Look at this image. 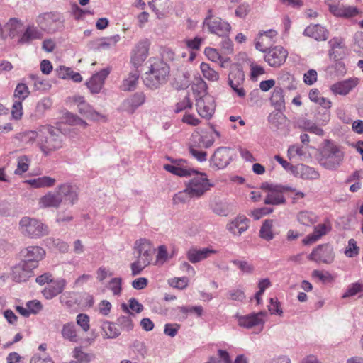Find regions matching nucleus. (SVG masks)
<instances>
[{
  "mask_svg": "<svg viewBox=\"0 0 363 363\" xmlns=\"http://www.w3.org/2000/svg\"><path fill=\"white\" fill-rule=\"evenodd\" d=\"M169 73L168 65L162 60L155 59L143 79L146 86L155 89L164 84Z\"/></svg>",
  "mask_w": 363,
  "mask_h": 363,
  "instance_id": "nucleus-4",
  "label": "nucleus"
},
{
  "mask_svg": "<svg viewBox=\"0 0 363 363\" xmlns=\"http://www.w3.org/2000/svg\"><path fill=\"white\" fill-rule=\"evenodd\" d=\"M134 250L137 259L150 264L153 259L155 249L150 240L145 238L136 240L134 244Z\"/></svg>",
  "mask_w": 363,
  "mask_h": 363,
  "instance_id": "nucleus-11",
  "label": "nucleus"
},
{
  "mask_svg": "<svg viewBox=\"0 0 363 363\" xmlns=\"http://www.w3.org/2000/svg\"><path fill=\"white\" fill-rule=\"evenodd\" d=\"M117 322L123 330L130 331L133 328V323L130 316L122 315L118 318Z\"/></svg>",
  "mask_w": 363,
  "mask_h": 363,
  "instance_id": "nucleus-53",
  "label": "nucleus"
},
{
  "mask_svg": "<svg viewBox=\"0 0 363 363\" xmlns=\"http://www.w3.org/2000/svg\"><path fill=\"white\" fill-rule=\"evenodd\" d=\"M64 138L65 135L59 128L52 126L42 127L39 148L44 155H48L62 147Z\"/></svg>",
  "mask_w": 363,
  "mask_h": 363,
  "instance_id": "nucleus-3",
  "label": "nucleus"
},
{
  "mask_svg": "<svg viewBox=\"0 0 363 363\" xmlns=\"http://www.w3.org/2000/svg\"><path fill=\"white\" fill-rule=\"evenodd\" d=\"M196 106L198 113L204 118H211L215 111L214 100L209 95H205L197 99Z\"/></svg>",
  "mask_w": 363,
  "mask_h": 363,
  "instance_id": "nucleus-17",
  "label": "nucleus"
},
{
  "mask_svg": "<svg viewBox=\"0 0 363 363\" xmlns=\"http://www.w3.org/2000/svg\"><path fill=\"white\" fill-rule=\"evenodd\" d=\"M264 60L271 67H280L288 56V52L281 46H275L265 52Z\"/></svg>",
  "mask_w": 363,
  "mask_h": 363,
  "instance_id": "nucleus-12",
  "label": "nucleus"
},
{
  "mask_svg": "<svg viewBox=\"0 0 363 363\" xmlns=\"http://www.w3.org/2000/svg\"><path fill=\"white\" fill-rule=\"evenodd\" d=\"M28 174L24 176V184H28L32 188H49L55 186L56 179L55 178L44 176L34 179H27Z\"/></svg>",
  "mask_w": 363,
  "mask_h": 363,
  "instance_id": "nucleus-26",
  "label": "nucleus"
},
{
  "mask_svg": "<svg viewBox=\"0 0 363 363\" xmlns=\"http://www.w3.org/2000/svg\"><path fill=\"white\" fill-rule=\"evenodd\" d=\"M303 34L317 40H325L328 38V32L324 27L315 24L306 27Z\"/></svg>",
  "mask_w": 363,
  "mask_h": 363,
  "instance_id": "nucleus-30",
  "label": "nucleus"
},
{
  "mask_svg": "<svg viewBox=\"0 0 363 363\" xmlns=\"http://www.w3.org/2000/svg\"><path fill=\"white\" fill-rule=\"evenodd\" d=\"M23 94V84L18 83L16 90L14 91V97L16 99L18 98V100H16L12 106L11 115L13 118L14 119H20L23 113H22V104L21 101L20 100V95Z\"/></svg>",
  "mask_w": 363,
  "mask_h": 363,
  "instance_id": "nucleus-34",
  "label": "nucleus"
},
{
  "mask_svg": "<svg viewBox=\"0 0 363 363\" xmlns=\"http://www.w3.org/2000/svg\"><path fill=\"white\" fill-rule=\"evenodd\" d=\"M359 252V248L357 246V242L354 239H350L348 242V247L346 249L345 254L348 257H353Z\"/></svg>",
  "mask_w": 363,
  "mask_h": 363,
  "instance_id": "nucleus-62",
  "label": "nucleus"
},
{
  "mask_svg": "<svg viewBox=\"0 0 363 363\" xmlns=\"http://www.w3.org/2000/svg\"><path fill=\"white\" fill-rule=\"evenodd\" d=\"M149 264H147L145 262L136 259V260L130 264L132 275L136 276L140 274L142 271Z\"/></svg>",
  "mask_w": 363,
  "mask_h": 363,
  "instance_id": "nucleus-54",
  "label": "nucleus"
},
{
  "mask_svg": "<svg viewBox=\"0 0 363 363\" xmlns=\"http://www.w3.org/2000/svg\"><path fill=\"white\" fill-rule=\"evenodd\" d=\"M194 174L196 176L186 184L187 191L191 197H200L210 189L212 184L205 174L199 173L197 171Z\"/></svg>",
  "mask_w": 363,
  "mask_h": 363,
  "instance_id": "nucleus-7",
  "label": "nucleus"
},
{
  "mask_svg": "<svg viewBox=\"0 0 363 363\" xmlns=\"http://www.w3.org/2000/svg\"><path fill=\"white\" fill-rule=\"evenodd\" d=\"M203 26L208 28V32L218 36L228 37L230 32V25L219 17H216L210 22H206Z\"/></svg>",
  "mask_w": 363,
  "mask_h": 363,
  "instance_id": "nucleus-15",
  "label": "nucleus"
},
{
  "mask_svg": "<svg viewBox=\"0 0 363 363\" xmlns=\"http://www.w3.org/2000/svg\"><path fill=\"white\" fill-rule=\"evenodd\" d=\"M109 67L104 68L100 72L94 74L86 83L88 89L93 94H98L101 90L106 78L110 74Z\"/></svg>",
  "mask_w": 363,
  "mask_h": 363,
  "instance_id": "nucleus-19",
  "label": "nucleus"
},
{
  "mask_svg": "<svg viewBox=\"0 0 363 363\" xmlns=\"http://www.w3.org/2000/svg\"><path fill=\"white\" fill-rule=\"evenodd\" d=\"M231 262L236 266L242 273L252 274L254 271V266L245 260L234 259Z\"/></svg>",
  "mask_w": 363,
  "mask_h": 363,
  "instance_id": "nucleus-50",
  "label": "nucleus"
},
{
  "mask_svg": "<svg viewBox=\"0 0 363 363\" xmlns=\"http://www.w3.org/2000/svg\"><path fill=\"white\" fill-rule=\"evenodd\" d=\"M62 335L65 339L71 342H77L78 341L76 326L73 323H69L63 325Z\"/></svg>",
  "mask_w": 363,
  "mask_h": 363,
  "instance_id": "nucleus-38",
  "label": "nucleus"
},
{
  "mask_svg": "<svg viewBox=\"0 0 363 363\" xmlns=\"http://www.w3.org/2000/svg\"><path fill=\"white\" fill-rule=\"evenodd\" d=\"M362 291H363V285L359 283H354L348 287L347 290L342 297V298H345L350 296H353Z\"/></svg>",
  "mask_w": 363,
  "mask_h": 363,
  "instance_id": "nucleus-55",
  "label": "nucleus"
},
{
  "mask_svg": "<svg viewBox=\"0 0 363 363\" xmlns=\"http://www.w3.org/2000/svg\"><path fill=\"white\" fill-rule=\"evenodd\" d=\"M192 102L190 101L189 96H186L182 101L176 105L175 112L179 113L186 108H191Z\"/></svg>",
  "mask_w": 363,
  "mask_h": 363,
  "instance_id": "nucleus-64",
  "label": "nucleus"
},
{
  "mask_svg": "<svg viewBox=\"0 0 363 363\" xmlns=\"http://www.w3.org/2000/svg\"><path fill=\"white\" fill-rule=\"evenodd\" d=\"M344 152L341 147L330 140H325L318 150V162L329 170L337 169L344 160Z\"/></svg>",
  "mask_w": 363,
  "mask_h": 363,
  "instance_id": "nucleus-2",
  "label": "nucleus"
},
{
  "mask_svg": "<svg viewBox=\"0 0 363 363\" xmlns=\"http://www.w3.org/2000/svg\"><path fill=\"white\" fill-rule=\"evenodd\" d=\"M169 284L175 288L183 289L186 288L189 283L188 278L183 277L180 278H174L169 281Z\"/></svg>",
  "mask_w": 363,
  "mask_h": 363,
  "instance_id": "nucleus-58",
  "label": "nucleus"
},
{
  "mask_svg": "<svg viewBox=\"0 0 363 363\" xmlns=\"http://www.w3.org/2000/svg\"><path fill=\"white\" fill-rule=\"evenodd\" d=\"M203 39L199 37H195L194 39H186L184 40V45L190 50H199Z\"/></svg>",
  "mask_w": 363,
  "mask_h": 363,
  "instance_id": "nucleus-60",
  "label": "nucleus"
},
{
  "mask_svg": "<svg viewBox=\"0 0 363 363\" xmlns=\"http://www.w3.org/2000/svg\"><path fill=\"white\" fill-rule=\"evenodd\" d=\"M200 69L204 78L211 82H217L219 79V74L211 67L210 65L202 62Z\"/></svg>",
  "mask_w": 363,
  "mask_h": 363,
  "instance_id": "nucleus-41",
  "label": "nucleus"
},
{
  "mask_svg": "<svg viewBox=\"0 0 363 363\" xmlns=\"http://www.w3.org/2000/svg\"><path fill=\"white\" fill-rule=\"evenodd\" d=\"M43 37V31L33 24L28 25L24 29V43H30L33 40L42 39Z\"/></svg>",
  "mask_w": 363,
  "mask_h": 363,
  "instance_id": "nucleus-33",
  "label": "nucleus"
},
{
  "mask_svg": "<svg viewBox=\"0 0 363 363\" xmlns=\"http://www.w3.org/2000/svg\"><path fill=\"white\" fill-rule=\"evenodd\" d=\"M335 16L342 18H352L357 16L359 13V11L357 7L354 6H346L340 4L339 7H332Z\"/></svg>",
  "mask_w": 363,
  "mask_h": 363,
  "instance_id": "nucleus-32",
  "label": "nucleus"
},
{
  "mask_svg": "<svg viewBox=\"0 0 363 363\" xmlns=\"http://www.w3.org/2000/svg\"><path fill=\"white\" fill-rule=\"evenodd\" d=\"M77 323L84 332L89 330V317L84 313H80L77 316Z\"/></svg>",
  "mask_w": 363,
  "mask_h": 363,
  "instance_id": "nucleus-57",
  "label": "nucleus"
},
{
  "mask_svg": "<svg viewBox=\"0 0 363 363\" xmlns=\"http://www.w3.org/2000/svg\"><path fill=\"white\" fill-rule=\"evenodd\" d=\"M43 304L38 300H32L26 303V308H24V317H28L31 314L35 315L41 311Z\"/></svg>",
  "mask_w": 363,
  "mask_h": 363,
  "instance_id": "nucleus-43",
  "label": "nucleus"
},
{
  "mask_svg": "<svg viewBox=\"0 0 363 363\" xmlns=\"http://www.w3.org/2000/svg\"><path fill=\"white\" fill-rule=\"evenodd\" d=\"M67 286V281L63 278L53 279L42 290V294L47 300H51L62 294Z\"/></svg>",
  "mask_w": 363,
  "mask_h": 363,
  "instance_id": "nucleus-18",
  "label": "nucleus"
},
{
  "mask_svg": "<svg viewBox=\"0 0 363 363\" xmlns=\"http://www.w3.org/2000/svg\"><path fill=\"white\" fill-rule=\"evenodd\" d=\"M228 298L233 301H242L245 298V295L242 289H235L228 292Z\"/></svg>",
  "mask_w": 363,
  "mask_h": 363,
  "instance_id": "nucleus-59",
  "label": "nucleus"
},
{
  "mask_svg": "<svg viewBox=\"0 0 363 363\" xmlns=\"http://www.w3.org/2000/svg\"><path fill=\"white\" fill-rule=\"evenodd\" d=\"M245 79L242 67L238 65H233L228 74V84L240 98H245L246 96V91L242 87Z\"/></svg>",
  "mask_w": 363,
  "mask_h": 363,
  "instance_id": "nucleus-8",
  "label": "nucleus"
},
{
  "mask_svg": "<svg viewBox=\"0 0 363 363\" xmlns=\"http://www.w3.org/2000/svg\"><path fill=\"white\" fill-rule=\"evenodd\" d=\"M308 96L311 101L318 104L324 108H329L330 107L331 102L328 99L320 96L319 91L316 89L311 90Z\"/></svg>",
  "mask_w": 363,
  "mask_h": 363,
  "instance_id": "nucleus-42",
  "label": "nucleus"
},
{
  "mask_svg": "<svg viewBox=\"0 0 363 363\" xmlns=\"http://www.w3.org/2000/svg\"><path fill=\"white\" fill-rule=\"evenodd\" d=\"M332 230V225L329 220L326 219L323 223L315 226L313 233L307 235L303 240L304 245H309L318 240L321 237L328 234Z\"/></svg>",
  "mask_w": 363,
  "mask_h": 363,
  "instance_id": "nucleus-20",
  "label": "nucleus"
},
{
  "mask_svg": "<svg viewBox=\"0 0 363 363\" xmlns=\"http://www.w3.org/2000/svg\"><path fill=\"white\" fill-rule=\"evenodd\" d=\"M359 82L358 78H350L333 84L330 90L335 94L345 96L357 86Z\"/></svg>",
  "mask_w": 363,
  "mask_h": 363,
  "instance_id": "nucleus-23",
  "label": "nucleus"
},
{
  "mask_svg": "<svg viewBox=\"0 0 363 363\" xmlns=\"http://www.w3.org/2000/svg\"><path fill=\"white\" fill-rule=\"evenodd\" d=\"M121 308L123 311L130 315H134L130 311V309L139 313L143 311V306L135 298H131L128 301V306L125 303L121 305Z\"/></svg>",
  "mask_w": 363,
  "mask_h": 363,
  "instance_id": "nucleus-46",
  "label": "nucleus"
},
{
  "mask_svg": "<svg viewBox=\"0 0 363 363\" xmlns=\"http://www.w3.org/2000/svg\"><path fill=\"white\" fill-rule=\"evenodd\" d=\"M259 236L267 241H270L274 238L272 220H266L264 221L259 230Z\"/></svg>",
  "mask_w": 363,
  "mask_h": 363,
  "instance_id": "nucleus-39",
  "label": "nucleus"
},
{
  "mask_svg": "<svg viewBox=\"0 0 363 363\" xmlns=\"http://www.w3.org/2000/svg\"><path fill=\"white\" fill-rule=\"evenodd\" d=\"M297 220L305 226H311L318 221V216L311 211H302L297 214Z\"/></svg>",
  "mask_w": 363,
  "mask_h": 363,
  "instance_id": "nucleus-37",
  "label": "nucleus"
},
{
  "mask_svg": "<svg viewBox=\"0 0 363 363\" xmlns=\"http://www.w3.org/2000/svg\"><path fill=\"white\" fill-rule=\"evenodd\" d=\"M139 78V72L135 69L128 74V76L125 78L121 86L123 91H131L136 88V85Z\"/></svg>",
  "mask_w": 363,
  "mask_h": 363,
  "instance_id": "nucleus-35",
  "label": "nucleus"
},
{
  "mask_svg": "<svg viewBox=\"0 0 363 363\" xmlns=\"http://www.w3.org/2000/svg\"><path fill=\"white\" fill-rule=\"evenodd\" d=\"M62 122L71 125H79L82 128H85L87 125L84 121L79 118L77 116L69 112L65 113L63 115Z\"/></svg>",
  "mask_w": 363,
  "mask_h": 363,
  "instance_id": "nucleus-44",
  "label": "nucleus"
},
{
  "mask_svg": "<svg viewBox=\"0 0 363 363\" xmlns=\"http://www.w3.org/2000/svg\"><path fill=\"white\" fill-rule=\"evenodd\" d=\"M216 253V251L210 248L196 249L191 248L187 252V259L191 263L199 262L208 257L211 255Z\"/></svg>",
  "mask_w": 363,
  "mask_h": 363,
  "instance_id": "nucleus-24",
  "label": "nucleus"
},
{
  "mask_svg": "<svg viewBox=\"0 0 363 363\" xmlns=\"http://www.w3.org/2000/svg\"><path fill=\"white\" fill-rule=\"evenodd\" d=\"M74 357L79 363H89L94 358L93 354L86 353L79 348H75Z\"/></svg>",
  "mask_w": 363,
  "mask_h": 363,
  "instance_id": "nucleus-51",
  "label": "nucleus"
},
{
  "mask_svg": "<svg viewBox=\"0 0 363 363\" xmlns=\"http://www.w3.org/2000/svg\"><path fill=\"white\" fill-rule=\"evenodd\" d=\"M335 252L329 244L319 245L308 256V259L316 262L330 264L334 261Z\"/></svg>",
  "mask_w": 363,
  "mask_h": 363,
  "instance_id": "nucleus-9",
  "label": "nucleus"
},
{
  "mask_svg": "<svg viewBox=\"0 0 363 363\" xmlns=\"http://www.w3.org/2000/svg\"><path fill=\"white\" fill-rule=\"evenodd\" d=\"M45 255V251L40 247L31 246L26 249L24 255V277L32 276V270L37 268L38 263Z\"/></svg>",
  "mask_w": 363,
  "mask_h": 363,
  "instance_id": "nucleus-6",
  "label": "nucleus"
},
{
  "mask_svg": "<svg viewBox=\"0 0 363 363\" xmlns=\"http://www.w3.org/2000/svg\"><path fill=\"white\" fill-rule=\"evenodd\" d=\"M24 231L32 238H40L48 235V227L35 218L24 217Z\"/></svg>",
  "mask_w": 363,
  "mask_h": 363,
  "instance_id": "nucleus-10",
  "label": "nucleus"
},
{
  "mask_svg": "<svg viewBox=\"0 0 363 363\" xmlns=\"http://www.w3.org/2000/svg\"><path fill=\"white\" fill-rule=\"evenodd\" d=\"M268 121L276 128H281V125L286 122V117L279 112H272L268 116Z\"/></svg>",
  "mask_w": 363,
  "mask_h": 363,
  "instance_id": "nucleus-49",
  "label": "nucleus"
},
{
  "mask_svg": "<svg viewBox=\"0 0 363 363\" xmlns=\"http://www.w3.org/2000/svg\"><path fill=\"white\" fill-rule=\"evenodd\" d=\"M266 312H259L252 313L247 315L240 316L238 318V325L246 328H252L253 327H259V331L262 330L264 320L263 318L265 316Z\"/></svg>",
  "mask_w": 363,
  "mask_h": 363,
  "instance_id": "nucleus-16",
  "label": "nucleus"
},
{
  "mask_svg": "<svg viewBox=\"0 0 363 363\" xmlns=\"http://www.w3.org/2000/svg\"><path fill=\"white\" fill-rule=\"evenodd\" d=\"M328 45L330 47L328 55L330 59L339 60L346 55L347 46L343 38L333 37L328 41Z\"/></svg>",
  "mask_w": 363,
  "mask_h": 363,
  "instance_id": "nucleus-13",
  "label": "nucleus"
},
{
  "mask_svg": "<svg viewBox=\"0 0 363 363\" xmlns=\"http://www.w3.org/2000/svg\"><path fill=\"white\" fill-rule=\"evenodd\" d=\"M271 103L277 108H280L284 105V97L281 88L275 87L270 97Z\"/></svg>",
  "mask_w": 363,
  "mask_h": 363,
  "instance_id": "nucleus-45",
  "label": "nucleus"
},
{
  "mask_svg": "<svg viewBox=\"0 0 363 363\" xmlns=\"http://www.w3.org/2000/svg\"><path fill=\"white\" fill-rule=\"evenodd\" d=\"M283 186H277L268 192L264 203L267 205H279L285 203L286 199L282 194Z\"/></svg>",
  "mask_w": 363,
  "mask_h": 363,
  "instance_id": "nucleus-31",
  "label": "nucleus"
},
{
  "mask_svg": "<svg viewBox=\"0 0 363 363\" xmlns=\"http://www.w3.org/2000/svg\"><path fill=\"white\" fill-rule=\"evenodd\" d=\"M196 172V170L189 167L186 164V161L180 160L177 161V174L179 177L191 176V174Z\"/></svg>",
  "mask_w": 363,
  "mask_h": 363,
  "instance_id": "nucleus-48",
  "label": "nucleus"
},
{
  "mask_svg": "<svg viewBox=\"0 0 363 363\" xmlns=\"http://www.w3.org/2000/svg\"><path fill=\"white\" fill-rule=\"evenodd\" d=\"M215 139L210 133L203 132L200 133L195 131L192 133L190 139V145L199 148H208L213 145Z\"/></svg>",
  "mask_w": 363,
  "mask_h": 363,
  "instance_id": "nucleus-21",
  "label": "nucleus"
},
{
  "mask_svg": "<svg viewBox=\"0 0 363 363\" xmlns=\"http://www.w3.org/2000/svg\"><path fill=\"white\" fill-rule=\"evenodd\" d=\"M189 152L193 157L199 162H203L207 160V152L201 150L198 147H193L192 145L189 144Z\"/></svg>",
  "mask_w": 363,
  "mask_h": 363,
  "instance_id": "nucleus-52",
  "label": "nucleus"
},
{
  "mask_svg": "<svg viewBox=\"0 0 363 363\" xmlns=\"http://www.w3.org/2000/svg\"><path fill=\"white\" fill-rule=\"evenodd\" d=\"M233 150L230 147H220L216 149L211 157V162L213 166L223 169L229 164L232 160Z\"/></svg>",
  "mask_w": 363,
  "mask_h": 363,
  "instance_id": "nucleus-14",
  "label": "nucleus"
},
{
  "mask_svg": "<svg viewBox=\"0 0 363 363\" xmlns=\"http://www.w3.org/2000/svg\"><path fill=\"white\" fill-rule=\"evenodd\" d=\"M145 101V96L143 93H135L123 101V108L125 111L133 113L137 108L143 104Z\"/></svg>",
  "mask_w": 363,
  "mask_h": 363,
  "instance_id": "nucleus-27",
  "label": "nucleus"
},
{
  "mask_svg": "<svg viewBox=\"0 0 363 363\" xmlns=\"http://www.w3.org/2000/svg\"><path fill=\"white\" fill-rule=\"evenodd\" d=\"M249 220L244 216H237L227 225V229L235 235H240L249 227Z\"/></svg>",
  "mask_w": 363,
  "mask_h": 363,
  "instance_id": "nucleus-25",
  "label": "nucleus"
},
{
  "mask_svg": "<svg viewBox=\"0 0 363 363\" xmlns=\"http://www.w3.org/2000/svg\"><path fill=\"white\" fill-rule=\"evenodd\" d=\"M294 172L303 179H318L320 174L313 167L303 164L295 165Z\"/></svg>",
  "mask_w": 363,
  "mask_h": 363,
  "instance_id": "nucleus-29",
  "label": "nucleus"
},
{
  "mask_svg": "<svg viewBox=\"0 0 363 363\" xmlns=\"http://www.w3.org/2000/svg\"><path fill=\"white\" fill-rule=\"evenodd\" d=\"M54 279L53 275L50 272H45L44 274L38 276L35 278V282L40 286H43L45 284H48Z\"/></svg>",
  "mask_w": 363,
  "mask_h": 363,
  "instance_id": "nucleus-63",
  "label": "nucleus"
},
{
  "mask_svg": "<svg viewBox=\"0 0 363 363\" xmlns=\"http://www.w3.org/2000/svg\"><path fill=\"white\" fill-rule=\"evenodd\" d=\"M299 126L302 127L304 130L315 134L317 135L323 136L324 135V131L322 128L318 127L315 123L308 120V119H302L299 121Z\"/></svg>",
  "mask_w": 363,
  "mask_h": 363,
  "instance_id": "nucleus-40",
  "label": "nucleus"
},
{
  "mask_svg": "<svg viewBox=\"0 0 363 363\" xmlns=\"http://www.w3.org/2000/svg\"><path fill=\"white\" fill-rule=\"evenodd\" d=\"M102 329L104 330V336L106 338H116L120 335V331L115 324L110 322L103 323Z\"/></svg>",
  "mask_w": 363,
  "mask_h": 363,
  "instance_id": "nucleus-47",
  "label": "nucleus"
},
{
  "mask_svg": "<svg viewBox=\"0 0 363 363\" xmlns=\"http://www.w3.org/2000/svg\"><path fill=\"white\" fill-rule=\"evenodd\" d=\"M121 278H113L108 283V288L112 291L114 295H119L121 292Z\"/></svg>",
  "mask_w": 363,
  "mask_h": 363,
  "instance_id": "nucleus-61",
  "label": "nucleus"
},
{
  "mask_svg": "<svg viewBox=\"0 0 363 363\" xmlns=\"http://www.w3.org/2000/svg\"><path fill=\"white\" fill-rule=\"evenodd\" d=\"M36 23L43 31L55 33L64 27L63 16L58 13H44L36 18Z\"/></svg>",
  "mask_w": 363,
  "mask_h": 363,
  "instance_id": "nucleus-5",
  "label": "nucleus"
},
{
  "mask_svg": "<svg viewBox=\"0 0 363 363\" xmlns=\"http://www.w3.org/2000/svg\"><path fill=\"white\" fill-rule=\"evenodd\" d=\"M41 138V128L38 130H27L24 132V148H28L36 144L39 147Z\"/></svg>",
  "mask_w": 363,
  "mask_h": 363,
  "instance_id": "nucleus-36",
  "label": "nucleus"
},
{
  "mask_svg": "<svg viewBox=\"0 0 363 363\" xmlns=\"http://www.w3.org/2000/svg\"><path fill=\"white\" fill-rule=\"evenodd\" d=\"M277 32L274 30H269L260 33L255 41V48L261 52H266L267 47L272 43V39L277 35Z\"/></svg>",
  "mask_w": 363,
  "mask_h": 363,
  "instance_id": "nucleus-28",
  "label": "nucleus"
},
{
  "mask_svg": "<svg viewBox=\"0 0 363 363\" xmlns=\"http://www.w3.org/2000/svg\"><path fill=\"white\" fill-rule=\"evenodd\" d=\"M78 200V194L75 188L69 184L65 183L57 186L55 191H49L40 199V208H55L60 206L63 201L73 205Z\"/></svg>",
  "mask_w": 363,
  "mask_h": 363,
  "instance_id": "nucleus-1",
  "label": "nucleus"
},
{
  "mask_svg": "<svg viewBox=\"0 0 363 363\" xmlns=\"http://www.w3.org/2000/svg\"><path fill=\"white\" fill-rule=\"evenodd\" d=\"M148 49L146 41H140L135 46L131 55V63L135 67H138L144 62L148 55Z\"/></svg>",
  "mask_w": 363,
  "mask_h": 363,
  "instance_id": "nucleus-22",
  "label": "nucleus"
},
{
  "mask_svg": "<svg viewBox=\"0 0 363 363\" xmlns=\"http://www.w3.org/2000/svg\"><path fill=\"white\" fill-rule=\"evenodd\" d=\"M189 198H192L190 196L189 192L187 191V187L184 191H179L173 197V203L174 204L184 203H186Z\"/></svg>",
  "mask_w": 363,
  "mask_h": 363,
  "instance_id": "nucleus-56",
  "label": "nucleus"
}]
</instances>
